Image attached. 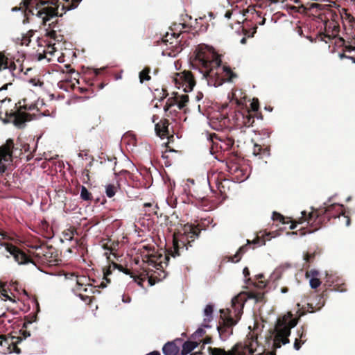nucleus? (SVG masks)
<instances>
[{
    "mask_svg": "<svg viewBox=\"0 0 355 355\" xmlns=\"http://www.w3.org/2000/svg\"><path fill=\"white\" fill-rule=\"evenodd\" d=\"M77 295L87 304L89 305L95 299L94 296L83 293H78Z\"/></svg>",
    "mask_w": 355,
    "mask_h": 355,
    "instance_id": "58836bf2",
    "label": "nucleus"
},
{
    "mask_svg": "<svg viewBox=\"0 0 355 355\" xmlns=\"http://www.w3.org/2000/svg\"><path fill=\"white\" fill-rule=\"evenodd\" d=\"M114 268L118 269L119 271L123 272L125 275H130L131 276L132 272L130 269L123 267L122 265L116 263H112Z\"/></svg>",
    "mask_w": 355,
    "mask_h": 355,
    "instance_id": "79ce46f5",
    "label": "nucleus"
},
{
    "mask_svg": "<svg viewBox=\"0 0 355 355\" xmlns=\"http://www.w3.org/2000/svg\"><path fill=\"white\" fill-rule=\"evenodd\" d=\"M40 227L44 232L47 234L46 236H51V228L49 227V223L46 220L41 221Z\"/></svg>",
    "mask_w": 355,
    "mask_h": 355,
    "instance_id": "37998d69",
    "label": "nucleus"
},
{
    "mask_svg": "<svg viewBox=\"0 0 355 355\" xmlns=\"http://www.w3.org/2000/svg\"><path fill=\"white\" fill-rule=\"evenodd\" d=\"M231 126H235L238 128L243 127H250L254 123V116L248 107H241V109L236 110L231 116Z\"/></svg>",
    "mask_w": 355,
    "mask_h": 355,
    "instance_id": "6e6552de",
    "label": "nucleus"
},
{
    "mask_svg": "<svg viewBox=\"0 0 355 355\" xmlns=\"http://www.w3.org/2000/svg\"><path fill=\"white\" fill-rule=\"evenodd\" d=\"M89 279H87L84 276L78 277L77 279L76 291H81L83 287L87 286V285L91 284L90 283L87 282H89Z\"/></svg>",
    "mask_w": 355,
    "mask_h": 355,
    "instance_id": "2f4dec72",
    "label": "nucleus"
},
{
    "mask_svg": "<svg viewBox=\"0 0 355 355\" xmlns=\"http://www.w3.org/2000/svg\"><path fill=\"white\" fill-rule=\"evenodd\" d=\"M319 275V272L315 270H311L310 271H307L306 273V276L307 277L311 276L312 277H317Z\"/></svg>",
    "mask_w": 355,
    "mask_h": 355,
    "instance_id": "13d9d810",
    "label": "nucleus"
},
{
    "mask_svg": "<svg viewBox=\"0 0 355 355\" xmlns=\"http://www.w3.org/2000/svg\"><path fill=\"white\" fill-rule=\"evenodd\" d=\"M189 102V96L187 94H183L182 96H179L178 98V109H183Z\"/></svg>",
    "mask_w": 355,
    "mask_h": 355,
    "instance_id": "4c0bfd02",
    "label": "nucleus"
},
{
    "mask_svg": "<svg viewBox=\"0 0 355 355\" xmlns=\"http://www.w3.org/2000/svg\"><path fill=\"white\" fill-rule=\"evenodd\" d=\"M153 205L150 202H146L144 204V207L148 208V209L146 210V212H148V215H150L152 214H157V211H155V209H158L157 205H156L154 208H152Z\"/></svg>",
    "mask_w": 355,
    "mask_h": 355,
    "instance_id": "c03bdc74",
    "label": "nucleus"
},
{
    "mask_svg": "<svg viewBox=\"0 0 355 355\" xmlns=\"http://www.w3.org/2000/svg\"><path fill=\"white\" fill-rule=\"evenodd\" d=\"M79 293H83L84 294L92 295L95 293H100V291L96 288V286H93L92 284L87 285V286H84L82 288L81 291H76Z\"/></svg>",
    "mask_w": 355,
    "mask_h": 355,
    "instance_id": "7c9ffc66",
    "label": "nucleus"
},
{
    "mask_svg": "<svg viewBox=\"0 0 355 355\" xmlns=\"http://www.w3.org/2000/svg\"><path fill=\"white\" fill-rule=\"evenodd\" d=\"M102 69H94L91 70L88 75L89 76V80L87 81V87H78V89L80 91L81 93H84L85 92H87L91 90L92 92H94V90L99 91L100 89H103L104 87V85L103 83H97L95 84L94 82V78H96L97 76L100 74L101 71Z\"/></svg>",
    "mask_w": 355,
    "mask_h": 355,
    "instance_id": "4468645a",
    "label": "nucleus"
},
{
    "mask_svg": "<svg viewBox=\"0 0 355 355\" xmlns=\"http://www.w3.org/2000/svg\"><path fill=\"white\" fill-rule=\"evenodd\" d=\"M214 312V306L207 304L204 310V314L206 318L204 319L205 322H209L212 320V314Z\"/></svg>",
    "mask_w": 355,
    "mask_h": 355,
    "instance_id": "c756f323",
    "label": "nucleus"
},
{
    "mask_svg": "<svg viewBox=\"0 0 355 355\" xmlns=\"http://www.w3.org/2000/svg\"><path fill=\"white\" fill-rule=\"evenodd\" d=\"M119 184H117L116 185L115 184H109L105 186V193L107 195V196L108 198H112L116 192L117 191V190L119 189Z\"/></svg>",
    "mask_w": 355,
    "mask_h": 355,
    "instance_id": "cd10ccee",
    "label": "nucleus"
},
{
    "mask_svg": "<svg viewBox=\"0 0 355 355\" xmlns=\"http://www.w3.org/2000/svg\"><path fill=\"white\" fill-rule=\"evenodd\" d=\"M304 220L312 227L309 232H313L327 224L331 218H340L343 216L347 226L350 224V218L345 215L343 205L340 204H331L327 207H320L312 210L309 214L306 211H302Z\"/></svg>",
    "mask_w": 355,
    "mask_h": 355,
    "instance_id": "7ed1b4c3",
    "label": "nucleus"
},
{
    "mask_svg": "<svg viewBox=\"0 0 355 355\" xmlns=\"http://www.w3.org/2000/svg\"><path fill=\"white\" fill-rule=\"evenodd\" d=\"M134 278V281L137 283L141 287H143V283L145 281V278L139 277V276H134L132 274L130 276Z\"/></svg>",
    "mask_w": 355,
    "mask_h": 355,
    "instance_id": "5fc2aeb1",
    "label": "nucleus"
},
{
    "mask_svg": "<svg viewBox=\"0 0 355 355\" xmlns=\"http://www.w3.org/2000/svg\"><path fill=\"white\" fill-rule=\"evenodd\" d=\"M12 80H13V79L10 78L8 83L4 84L1 87H0V92L8 89V85H12Z\"/></svg>",
    "mask_w": 355,
    "mask_h": 355,
    "instance_id": "680f3d73",
    "label": "nucleus"
},
{
    "mask_svg": "<svg viewBox=\"0 0 355 355\" xmlns=\"http://www.w3.org/2000/svg\"><path fill=\"white\" fill-rule=\"evenodd\" d=\"M21 101L15 103L6 97L0 101V119L3 123H12L17 128H22L26 121L32 119L30 114L20 110Z\"/></svg>",
    "mask_w": 355,
    "mask_h": 355,
    "instance_id": "39448f33",
    "label": "nucleus"
},
{
    "mask_svg": "<svg viewBox=\"0 0 355 355\" xmlns=\"http://www.w3.org/2000/svg\"><path fill=\"white\" fill-rule=\"evenodd\" d=\"M64 67L67 69H66V72H67V73H73V72L75 71H74V69H72V68L71 67V65H70V64H65V65H64Z\"/></svg>",
    "mask_w": 355,
    "mask_h": 355,
    "instance_id": "e2e57ef3",
    "label": "nucleus"
},
{
    "mask_svg": "<svg viewBox=\"0 0 355 355\" xmlns=\"http://www.w3.org/2000/svg\"><path fill=\"white\" fill-rule=\"evenodd\" d=\"M82 175L83 176V179H84V181L85 182L89 181V170L85 169L83 171V174Z\"/></svg>",
    "mask_w": 355,
    "mask_h": 355,
    "instance_id": "052dcab7",
    "label": "nucleus"
},
{
    "mask_svg": "<svg viewBox=\"0 0 355 355\" xmlns=\"http://www.w3.org/2000/svg\"><path fill=\"white\" fill-rule=\"evenodd\" d=\"M209 183L211 185V183H214L219 193L222 197V200H225L227 198V192L230 190V186L232 182L227 178L223 173H214L211 175L208 176Z\"/></svg>",
    "mask_w": 355,
    "mask_h": 355,
    "instance_id": "1a4fd4ad",
    "label": "nucleus"
},
{
    "mask_svg": "<svg viewBox=\"0 0 355 355\" xmlns=\"http://www.w3.org/2000/svg\"><path fill=\"white\" fill-rule=\"evenodd\" d=\"M310 286L312 288H317L319 287L321 284V281L318 277H311L310 281Z\"/></svg>",
    "mask_w": 355,
    "mask_h": 355,
    "instance_id": "a18cd8bd",
    "label": "nucleus"
},
{
    "mask_svg": "<svg viewBox=\"0 0 355 355\" xmlns=\"http://www.w3.org/2000/svg\"><path fill=\"white\" fill-rule=\"evenodd\" d=\"M14 142L12 139H8L6 144L0 147V174L6 170V166L2 163V160L8 161L12 156Z\"/></svg>",
    "mask_w": 355,
    "mask_h": 355,
    "instance_id": "ddd939ff",
    "label": "nucleus"
},
{
    "mask_svg": "<svg viewBox=\"0 0 355 355\" xmlns=\"http://www.w3.org/2000/svg\"><path fill=\"white\" fill-rule=\"evenodd\" d=\"M178 215L173 212L170 216L166 218V224L173 231V248L167 250V254L164 257V261H160L167 266L170 260V256L175 258L182 254L184 251L191 247V243L200 236L201 230L198 225L192 224L182 225L179 223Z\"/></svg>",
    "mask_w": 355,
    "mask_h": 355,
    "instance_id": "f03ea898",
    "label": "nucleus"
},
{
    "mask_svg": "<svg viewBox=\"0 0 355 355\" xmlns=\"http://www.w3.org/2000/svg\"><path fill=\"white\" fill-rule=\"evenodd\" d=\"M270 233H266L263 232H259L255 239L252 241L247 240V244L243 245L239 248L237 252L234 255V257H230V261L232 262H238L241 259V254H244L246 251H248L249 245L254 244L258 245H263L266 244V241L270 240Z\"/></svg>",
    "mask_w": 355,
    "mask_h": 355,
    "instance_id": "9d476101",
    "label": "nucleus"
},
{
    "mask_svg": "<svg viewBox=\"0 0 355 355\" xmlns=\"http://www.w3.org/2000/svg\"><path fill=\"white\" fill-rule=\"evenodd\" d=\"M212 123H218L220 128H230L231 120L229 116L223 113H217L211 116Z\"/></svg>",
    "mask_w": 355,
    "mask_h": 355,
    "instance_id": "dca6fc26",
    "label": "nucleus"
},
{
    "mask_svg": "<svg viewBox=\"0 0 355 355\" xmlns=\"http://www.w3.org/2000/svg\"><path fill=\"white\" fill-rule=\"evenodd\" d=\"M264 276L263 274H259L255 276V281L249 277L245 280V282L249 285L254 286L255 288L263 289L267 286L266 282L262 280V278Z\"/></svg>",
    "mask_w": 355,
    "mask_h": 355,
    "instance_id": "412c9836",
    "label": "nucleus"
},
{
    "mask_svg": "<svg viewBox=\"0 0 355 355\" xmlns=\"http://www.w3.org/2000/svg\"><path fill=\"white\" fill-rule=\"evenodd\" d=\"M243 273L245 277H248L250 275V270L248 267H245Z\"/></svg>",
    "mask_w": 355,
    "mask_h": 355,
    "instance_id": "338daca9",
    "label": "nucleus"
},
{
    "mask_svg": "<svg viewBox=\"0 0 355 355\" xmlns=\"http://www.w3.org/2000/svg\"><path fill=\"white\" fill-rule=\"evenodd\" d=\"M76 233V230L73 227H71L70 228L64 231L63 237L65 240L72 241L75 234Z\"/></svg>",
    "mask_w": 355,
    "mask_h": 355,
    "instance_id": "72a5a7b5",
    "label": "nucleus"
},
{
    "mask_svg": "<svg viewBox=\"0 0 355 355\" xmlns=\"http://www.w3.org/2000/svg\"><path fill=\"white\" fill-rule=\"evenodd\" d=\"M243 305L244 299L242 294L235 296L232 300V307L234 309V315L237 318L236 320L233 318L230 309L220 310V315L217 330L222 340H226L233 334V327L241 318Z\"/></svg>",
    "mask_w": 355,
    "mask_h": 355,
    "instance_id": "20e7f679",
    "label": "nucleus"
},
{
    "mask_svg": "<svg viewBox=\"0 0 355 355\" xmlns=\"http://www.w3.org/2000/svg\"><path fill=\"white\" fill-rule=\"evenodd\" d=\"M31 42V36L24 35L21 40V44L28 46Z\"/></svg>",
    "mask_w": 355,
    "mask_h": 355,
    "instance_id": "bf43d9fd",
    "label": "nucleus"
},
{
    "mask_svg": "<svg viewBox=\"0 0 355 355\" xmlns=\"http://www.w3.org/2000/svg\"><path fill=\"white\" fill-rule=\"evenodd\" d=\"M58 51V47L57 46L56 42L52 43V41H50V44H48L44 53L45 55L49 54L51 55L55 54Z\"/></svg>",
    "mask_w": 355,
    "mask_h": 355,
    "instance_id": "473e14b6",
    "label": "nucleus"
},
{
    "mask_svg": "<svg viewBox=\"0 0 355 355\" xmlns=\"http://www.w3.org/2000/svg\"><path fill=\"white\" fill-rule=\"evenodd\" d=\"M209 139L211 143L210 148L211 153L219 150H229L234 144V140L232 138H222L215 133L210 134Z\"/></svg>",
    "mask_w": 355,
    "mask_h": 355,
    "instance_id": "9b49d317",
    "label": "nucleus"
},
{
    "mask_svg": "<svg viewBox=\"0 0 355 355\" xmlns=\"http://www.w3.org/2000/svg\"><path fill=\"white\" fill-rule=\"evenodd\" d=\"M297 334H298V336H299V339L300 340H306L305 339V337H306V329H304V327H302L300 328V329H298L297 330Z\"/></svg>",
    "mask_w": 355,
    "mask_h": 355,
    "instance_id": "603ef678",
    "label": "nucleus"
},
{
    "mask_svg": "<svg viewBox=\"0 0 355 355\" xmlns=\"http://www.w3.org/2000/svg\"><path fill=\"white\" fill-rule=\"evenodd\" d=\"M248 299L254 300L256 302H265V292L258 291H250L245 293Z\"/></svg>",
    "mask_w": 355,
    "mask_h": 355,
    "instance_id": "5701e85b",
    "label": "nucleus"
},
{
    "mask_svg": "<svg viewBox=\"0 0 355 355\" xmlns=\"http://www.w3.org/2000/svg\"><path fill=\"white\" fill-rule=\"evenodd\" d=\"M205 334V331L202 328H198L195 333L192 335V338L196 339L202 337Z\"/></svg>",
    "mask_w": 355,
    "mask_h": 355,
    "instance_id": "8fccbe9b",
    "label": "nucleus"
},
{
    "mask_svg": "<svg viewBox=\"0 0 355 355\" xmlns=\"http://www.w3.org/2000/svg\"><path fill=\"white\" fill-rule=\"evenodd\" d=\"M303 218H304V216H303L302 214V217L300 218L297 221L292 220L289 218H288V219H286V220H288L289 223H291V225L290 226V229L291 230H294L296 227V226H297V223H302L305 222V220H304ZM306 222H307V220H306Z\"/></svg>",
    "mask_w": 355,
    "mask_h": 355,
    "instance_id": "49530a36",
    "label": "nucleus"
},
{
    "mask_svg": "<svg viewBox=\"0 0 355 355\" xmlns=\"http://www.w3.org/2000/svg\"><path fill=\"white\" fill-rule=\"evenodd\" d=\"M212 342V338L210 336H206L203 340H202V343L203 344H209V343H211Z\"/></svg>",
    "mask_w": 355,
    "mask_h": 355,
    "instance_id": "0e129e2a",
    "label": "nucleus"
},
{
    "mask_svg": "<svg viewBox=\"0 0 355 355\" xmlns=\"http://www.w3.org/2000/svg\"><path fill=\"white\" fill-rule=\"evenodd\" d=\"M46 247H47V251H46V252L47 253H44L45 254H46V256H44L43 261L42 262L51 263L53 261V258H54L55 257V256L53 255L54 252H53L54 248L52 246H49V245H46Z\"/></svg>",
    "mask_w": 355,
    "mask_h": 355,
    "instance_id": "c85d7f7f",
    "label": "nucleus"
},
{
    "mask_svg": "<svg viewBox=\"0 0 355 355\" xmlns=\"http://www.w3.org/2000/svg\"><path fill=\"white\" fill-rule=\"evenodd\" d=\"M30 248L34 250V252H30L31 254L28 255L25 252L12 243H5L6 250L9 252L10 255L13 257L15 261L19 264H27L32 263L35 264L32 257L35 258L38 261H42L44 256H46L44 253H47V247L44 243L40 245H32Z\"/></svg>",
    "mask_w": 355,
    "mask_h": 355,
    "instance_id": "0eeeda50",
    "label": "nucleus"
},
{
    "mask_svg": "<svg viewBox=\"0 0 355 355\" xmlns=\"http://www.w3.org/2000/svg\"><path fill=\"white\" fill-rule=\"evenodd\" d=\"M8 67V58L4 52L0 51V71L6 69Z\"/></svg>",
    "mask_w": 355,
    "mask_h": 355,
    "instance_id": "e433bc0d",
    "label": "nucleus"
},
{
    "mask_svg": "<svg viewBox=\"0 0 355 355\" xmlns=\"http://www.w3.org/2000/svg\"><path fill=\"white\" fill-rule=\"evenodd\" d=\"M35 108V105H31L29 106H28L27 105H25V104H21V107H20V110L21 112H26V110H32Z\"/></svg>",
    "mask_w": 355,
    "mask_h": 355,
    "instance_id": "6e6d98bb",
    "label": "nucleus"
},
{
    "mask_svg": "<svg viewBox=\"0 0 355 355\" xmlns=\"http://www.w3.org/2000/svg\"><path fill=\"white\" fill-rule=\"evenodd\" d=\"M272 218L274 221H279V223L282 224H288L289 223L288 220H286L288 218L284 217L283 215H282L279 213H277L276 211H274L272 214Z\"/></svg>",
    "mask_w": 355,
    "mask_h": 355,
    "instance_id": "c9c22d12",
    "label": "nucleus"
},
{
    "mask_svg": "<svg viewBox=\"0 0 355 355\" xmlns=\"http://www.w3.org/2000/svg\"><path fill=\"white\" fill-rule=\"evenodd\" d=\"M143 261L148 263L149 265H153L156 262V256L153 254H141Z\"/></svg>",
    "mask_w": 355,
    "mask_h": 355,
    "instance_id": "ea45409f",
    "label": "nucleus"
},
{
    "mask_svg": "<svg viewBox=\"0 0 355 355\" xmlns=\"http://www.w3.org/2000/svg\"><path fill=\"white\" fill-rule=\"evenodd\" d=\"M259 108V102L258 98H253L252 101L250 103V108H248L250 111V113H252L254 116H257L258 119H262L263 116L261 113H257Z\"/></svg>",
    "mask_w": 355,
    "mask_h": 355,
    "instance_id": "a878e982",
    "label": "nucleus"
},
{
    "mask_svg": "<svg viewBox=\"0 0 355 355\" xmlns=\"http://www.w3.org/2000/svg\"><path fill=\"white\" fill-rule=\"evenodd\" d=\"M181 339H176L173 341L166 343L162 348L164 355H178L180 352V347L176 344L177 342H181Z\"/></svg>",
    "mask_w": 355,
    "mask_h": 355,
    "instance_id": "a211bd4d",
    "label": "nucleus"
},
{
    "mask_svg": "<svg viewBox=\"0 0 355 355\" xmlns=\"http://www.w3.org/2000/svg\"><path fill=\"white\" fill-rule=\"evenodd\" d=\"M306 340H300L299 338H295V343H294V348L296 350H299L302 346V344L304 343Z\"/></svg>",
    "mask_w": 355,
    "mask_h": 355,
    "instance_id": "864d4df0",
    "label": "nucleus"
},
{
    "mask_svg": "<svg viewBox=\"0 0 355 355\" xmlns=\"http://www.w3.org/2000/svg\"><path fill=\"white\" fill-rule=\"evenodd\" d=\"M28 324H31V322L28 321V322L24 323L22 329L19 331L21 336L16 338V341L14 345V352L17 354H19L21 352V349L16 345V344L20 343L23 339L31 336L30 331L26 330Z\"/></svg>",
    "mask_w": 355,
    "mask_h": 355,
    "instance_id": "aec40b11",
    "label": "nucleus"
},
{
    "mask_svg": "<svg viewBox=\"0 0 355 355\" xmlns=\"http://www.w3.org/2000/svg\"><path fill=\"white\" fill-rule=\"evenodd\" d=\"M327 289L324 291L321 295H318L319 301L315 304V306H313V304L310 302L307 304L308 306V311L313 313L316 311L320 310L324 305V300H323L324 297L327 295Z\"/></svg>",
    "mask_w": 355,
    "mask_h": 355,
    "instance_id": "4be33fe9",
    "label": "nucleus"
},
{
    "mask_svg": "<svg viewBox=\"0 0 355 355\" xmlns=\"http://www.w3.org/2000/svg\"><path fill=\"white\" fill-rule=\"evenodd\" d=\"M58 61L59 62H65L64 53H60V55L58 56Z\"/></svg>",
    "mask_w": 355,
    "mask_h": 355,
    "instance_id": "69168bd1",
    "label": "nucleus"
},
{
    "mask_svg": "<svg viewBox=\"0 0 355 355\" xmlns=\"http://www.w3.org/2000/svg\"><path fill=\"white\" fill-rule=\"evenodd\" d=\"M329 286H332L331 291L344 292L347 291L346 284H336L334 285L329 284Z\"/></svg>",
    "mask_w": 355,
    "mask_h": 355,
    "instance_id": "a19ab883",
    "label": "nucleus"
},
{
    "mask_svg": "<svg viewBox=\"0 0 355 355\" xmlns=\"http://www.w3.org/2000/svg\"><path fill=\"white\" fill-rule=\"evenodd\" d=\"M221 59L213 49L200 47L196 54L193 65L199 68V71L207 80L208 84L218 87L225 82H232L237 77L228 66L221 67Z\"/></svg>",
    "mask_w": 355,
    "mask_h": 355,
    "instance_id": "f257e3e1",
    "label": "nucleus"
},
{
    "mask_svg": "<svg viewBox=\"0 0 355 355\" xmlns=\"http://www.w3.org/2000/svg\"><path fill=\"white\" fill-rule=\"evenodd\" d=\"M7 69H8V74H9L10 78L13 79L14 71L16 69V64H15V62H8V67Z\"/></svg>",
    "mask_w": 355,
    "mask_h": 355,
    "instance_id": "de8ad7c7",
    "label": "nucleus"
},
{
    "mask_svg": "<svg viewBox=\"0 0 355 355\" xmlns=\"http://www.w3.org/2000/svg\"><path fill=\"white\" fill-rule=\"evenodd\" d=\"M151 69L150 67H145L139 73V82L144 83L145 81H148L151 79L150 76Z\"/></svg>",
    "mask_w": 355,
    "mask_h": 355,
    "instance_id": "bb28decb",
    "label": "nucleus"
},
{
    "mask_svg": "<svg viewBox=\"0 0 355 355\" xmlns=\"http://www.w3.org/2000/svg\"><path fill=\"white\" fill-rule=\"evenodd\" d=\"M199 343L198 341L187 340L182 344V349L181 350L182 355H187L191 352L198 345Z\"/></svg>",
    "mask_w": 355,
    "mask_h": 355,
    "instance_id": "b1692460",
    "label": "nucleus"
},
{
    "mask_svg": "<svg viewBox=\"0 0 355 355\" xmlns=\"http://www.w3.org/2000/svg\"><path fill=\"white\" fill-rule=\"evenodd\" d=\"M252 155L259 159H262L270 157V148L269 146H265L260 144H254L252 148Z\"/></svg>",
    "mask_w": 355,
    "mask_h": 355,
    "instance_id": "2eb2a0df",
    "label": "nucleus"
},
{
    "mask_svg": "<svg viewBox=\"0 0 355 355\" xmlns=\"http://www.w3.org/2000/svg\"><path fill=\"white\" fill-rule=\"evenodd\" d=\"M80 198L85 201H90L92 199V193L84 186L81 187Z\"/></svg>",
    "mask_w": 355,
    "mask_h": 355,
    "instance_id": "f704fd0d",
    "label": "nucleus"
},
{
    "mask_svg": "<svg viewBox=\"0 0 355 355\" xmlns=\"http://www.w3.org/2000/svg\"><path fill=\"white\" fill-rule=\"evenodd\" d=\"M169 122L168 119H164L160 120L159 122L155 124V130L156 135L161 138L167 137L169 135L168 132Z\"/></svg>",
    "mask_w": 355,
    "mask_h": 355,
    "instance_id": "6ab92c4d",
    "label": "nucleus"
},
{
    "mask_svg": "<svg viewBox=\"0 0 355 355\" xmlns=\"http://www.w3.org/2000/svg\"><path fill=\"white\" fill-rule=\"evenodd\" d=\"M345 49L346 51H354L355 50V47L354 46H352L351 45H347V46H345Z\"/></svg>",
    "mask_w": 355,
    "mask_h": 355,
    "instance_id": "774afa93",
    "label": "nucleus"
},
{
    "mask_svg": "<svg viewBox=\"0 0 355 355\" xmlns=\"http://www.w3.org/2000/svg\"><path fill=\"white\" fill-rule=\"evenodd\" d=\"M47 36L51 40H56L58 36V34L56 33V31H49L48 33H47Z\"/></svg>",
    "mask_w": 355,
    "mask_h": 355,
    "instance_id": "4d7b16f0",
    "label": "nucleus"
},
{
    "mask_svg": "<svg viewBox=\"0 0 355 355\" xmlns=\"http://www.w3.org/2000/svg\"><path fill=\"white\" fill-rule=\"evenodd\" d=\"M173 94H175V96L168 98L166 105L164 107V110L166 112L169 110L170 112H171L172 111L171 110V109L172 108V107L176 105L178 106L179 96L178 95V93L173 92Z\"/></svg>",
    "mask_w": 355,
    "mask_h": 355,
    "instance_id": "393cba45",
    "label": "nucleus"
},
{
    "mask_svg": "<svg viewBox=\"0 0 355 355\" xmlns=\"http://www.w3.org/2000/svg\"><path fill=\"white\" fill-rule=\"evenodd\" d=\"M174 81L178 87H183L185 92H191L196 85L194 77L192 73L189 71L177 73Z\"/></svg>",
    "mask_w": 355,
    "mask_h": 355,
    "instance_id": "f8f14e48",
    "label": "nucleus"
},
{
    "mask_svg": "<svg viewBox=\"0 0 355 355\" xmlns=\"http://www.w3.org/2000/svg\"><path fill=\"white\" fill-rule=\"evenodd\" d=\"M315 257V253H312V254L306 253V254H304V259L306 261V263L309 264V263H311L313 262Z\"/></svg>",
    "mask_w": 355,
    "mask_h": 355,
    "instance_id": "09e8293b",
    "label": "nucleus"
},
{
    "mask_svg": "<svg viewBox=\"0 0 355 355\" xmlns=\"http://www.w3.org/2000/svg\"><path fill=\"white\" fill-rule=\"evenodd\" d=\"M210 355H240L239 345L238 344L232 347L230 350L225 351L224 349L209 347Z\"/></svg>",
    "mask_w": 355,
    "mask_h": 355,
    "instance_id": "f3484780",
    "label": "nucleus"
},
{
    "mask_svg": "<svg viewBox=\"0 0 355 355\" xmlns=\"http://www.w3.org/2000/svg\"><path fill=\"white\" fill-rule=\"evenodd\" d=\"M58 2V0H23L21 8L32 15H35L34 10H37L35 15L42 18L43 24L46 25L47 21L58 16V8L50 6H56Z\"/></svg>",
    "mask_w": 355,
    "mask_h": 355,
    "instance_id": "423d86ee",
    "label": "nucleus"
},
{
    "mask_svg": "<svg viewBox=\"0 0 355 355\" xmlns=\"http://www.w3.org/2000/svg\"><path fill=\"white\" fill-rule=\"evenodd\" d=\"M66 2L71 1V3L68 6L67 10L76 8L81 0H64Z\"/></svg>",
    "mask_w": 355,
    "mask_h": 355,
    "instance_id": "3c124183",
    "label": "nucleus"
}]
</instances>
